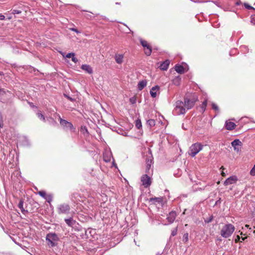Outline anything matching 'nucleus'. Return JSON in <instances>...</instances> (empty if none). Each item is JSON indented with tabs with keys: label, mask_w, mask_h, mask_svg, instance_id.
Masks as SVG:
<instances>
[{
	"label": "nucleus",
	"mask_w": 255,
	"mask_h": 255,
	"mask_svg": "<svg viewBox=\"0 0 255 255\" xmlns=\"http://www.w3.org/2000/svg\"><path fill=\"white\" fill-rule=\"evenodd\" d=\"M221 169L224 170V168L223 167V166H222V167H221Z\"/></svg>",
	"instance_id": "obj_52"
},
{
	"label": "nucleus",
	"mask_w": 255,
	"mask_h": 255,
	"mask_svg": "<svg viewBox=\"0 0 255 255\" xmlns=\"http://www.w3.org/2000/svg\"><path fill=\"white\" fill-rule=\"evenodd\" d=\"M203 147L201 143L196 142L192 144L189 147L188 153L191 157H194Z\"/></svg>",
	"instance_id": "obj_2"
},
{
	"label": "nucleus",
	"mask_w": 255,
	"mask_h": 255,
	"mask_svg": "<svg viewBox=\"0 0 255 255\" xmlns=\"http://www.w3.org/2000/svg\"><path fill=\"white\" fill-rule=\"evenodd\" d=\"M188 241V233H185L184 234L183 237V241L185 243Z\"/></svg>",
	"instance_id": "obj_28"
},
{
	"label": "nucleus",
	"mask_w": 255,
	"mask_h": 255,
	"mask_svg": "<svg viewBox=\"0 0 255 255\" xmlns=\"http://www.w3.org/2000/svg\"><path fill=\"white\" fill-rule=\"evenodd\" d=\"M235 230V228L232 224H225L221 229L220 235L224 238H228L231 236Z\"/></svg>",
	"instance_id": "obj_1"
},
{
	"label": "nucleus",
	"mask_w": 255,
	"mask_h": 255,
	"mask_svg": "<svg viewBox=\"0 0 255 255\" xmlns=\"http://www.w3.org/2000/svg\"><path fill=\"white\" fill-rule=\"evenodd\" d=\"M196 100L195 99L184 98V106L185 109L189 110L192 108L195 104Z\"/></svg>",
	"instance_id": "obj_7"
},
{
	"label": "nucleus",
	"mask_w": 255,
	"mask_h": 255,
	"mask_svg": "<svg viewBox=\"0 0 255 255\" xmlns=\"http://www.w3.org/2000/svg\"><path fill=\"white\" fill-rule=\"evenodd\" d=\"M46 239L49 242V245L51 247H54L55 245V242L58 240V238L56 234L49 233L47 235Z\"/></svg>",
	"instance_id": "obj_6"
},
{
	"label": "nucleus",
	"mask_w": 255,
	"mask_h": 255,
	"mask_svg": "<svg viewBox=\"0 0 255 255\" xmlns=\"http://www.w3.org/2000/svg\"><path fill=\"white\" fill-rule=\"evenodd\" d=\"M70 210V206L67 203H62L57 207V212L59 214H67Z\"/></svg>",
	"instance_id": "obj_5"
},
{
	"label": "nucleus",
	"mask_w": 255,
	"mask_h": 255,
	"mask_svg": "<svg viewBox=\"0 0 255 255\" xmlns=\"http://www.w3.org/2000/svg\"><path fill=\"white\" fill-rule=\"evenodd\" d=\"M23 202L22 200H20L18 204V208L20 209L21 212L22 213H24L25 210L24 209L23 207Z\"/></svg>",
	"instance_id": "obj_23"
},
{
	"label": "nucleus",
	"mask_w": 255,
	"mask_h": 255,
	"mask_svg": "<svg viewBox=\"0 0 255 255\" xmlns=\"http://www.w3.org/2000/svg\"><path fill=\"white\" fill-rule=\"evenodd\" d=\"M105 154H109L110 156L111 155V153L110 152H107Z\"/></svg>",
	"instance_id": "obj_45"
},
{
	"label": "nucleus",
	"mask_w": 255,
	"mask_h": 255,
	"mask_svg": "<svg viewBox=\"0 0 255 255\" xmlns=\"http://www.w3.org/2000/svg\"><path fill=\"white\" fill-rule=\"evenodd\" d=\"M240 239H241L239 235L237 236L235 240V242L236 243H238V242H242V241H240Z\"/></svg>",
	"instance_id": "obj_38"
},
{
	"label": "nucleus",
	"mask_w": 255,
	"mask_h": 255,
	"mask_svg": "<svg viewBox=\"0 0 255 255\" xmlns=\"http://www.w3.org/2000/svg\"><path fill=\"white\" fill-rule=\"evenodd\" d=\"M75 56L74 53H69L66 55V57L68 58H72V56Z\"/></svg>",
	"instance_id": "obj_35"
},
{
	"label": "nucleus",
	"mask_w": 255,
	"mask_h": 255,
	"mask_svg": "<svg viewBox=\"0 0 255 255\" xmlns=\"http://www.w3.org/2000/svg\"><path fill=\"white\" fill-rule=\"evenodd\" d=\"M244 5H245V7L248 9H254V8L253 6L250 5L248 3H244Z\"/></svg>",
	"instance_id": "obj_33"
},
{
	"label": "nucleus",
	"mask_w": 255,
	"mask_h": 255,
	"mask_svg": "<svg viewBox=\"0 0 255 255\" xmlns=\"http://www.w3.org/2000/svg\"><path fill=\"white\" fill-rule=\"evenodd\" d=\"M136 98L135 97H132L129 99V102L132 104H134L136 102Z\"/></svg>",
	"instance_id": "obj_31"
},
{
	"label": "nucleus",
	"mask_w": 255,
	"mask_h": 255,
	"mask_svg": "<svg viewBox=\"0 0 255 255\" xmlns=\"http://www.w3.org/2000/svg\"><path fill=\"white\" fill-rule=\"evenodd\" d=\"M174 112L177 115H183L186 113L184 103L181 101H177L174 105Z\"/></svg>",
	"instance_id": "obj_3"
},
{
	"label": "nucleus",
	"mask_w": 255,
	"mask_h": 255,
	"mask_svg": "<svg viewBox=\"0 0 255 255\" xmlns=\"http://www.w3.org/2000/svg\"><path fill=\"white\" fill-rule=\"evenodd\" d=\"M212 107L213 110H214L215 111H219V108L218 106L215 103H212Z\"/></svg>",
	"instance_id": "obj_30"
},
{
	"label": "nucleus",
	"mask_w": 255,
	"mask_h": 255,
	"mask_svg": "<svg viewBox=\"0 0 255 255\" xmlns=\"http://www.w3.org/2000/svg\"><path fill=\"white\" fill-rule=\"evenodd\" d=\"M5 18V16L1 14H0V20H4Z\"/></svg>",
	"instance_id": "obj_40"
},
{
	"label": "nucleus",
	"mask_w": 255,
	"mask_h": 255,
	"mask_svg": "<svg viewBox=\"0 0 255 255\" xmlns=\"http://www.w3.org/2000/svg\"><path fill=\"white\" fill-rule=\"evenodd\" d=\"M175 70L179 74H183L184 73V68L182 65H176L175 66Z\"/></svg>",
	"instance_id": "obj_18"
},
{
	"label": "nucleus",
	"mask_w": 255,
	"mask_h": 255,
	"mask_svg": "<svg viewBox=\"0 0 255 255\" xmlns=\"http://www.w3.org/2000/svg\"><path fill=\"white\" fill-rule=\"evenodd\" d=\"M21 12V10H16V9H14L13 10L12 13L13 14H19Z\"/></svg>",
	"instance_id": "obj_36"
},
{
	"label": "nucleus",
	"mask_w": 255,
	"mask_h": 255,
	"mask_svg": "<svg viewBox=\"0 0 255 255\" xmlns=\"http://www.w3.org/2000/svg\"><path fill=\"white\" fill-rule=\"evenodd\" d=\"M159 87L158 86L153 87L150 91V94L152 98H155L157 94L156 92L159 91Z\"/></svg>",
	"instance_id": "obj_15"
},
{
	"label": "nucleus",
	"mask_w": 255,
	"mask_h": 255,
	"mask_svg": "<svg viewBox=\"0 0 255 255\" xmlns=\"http://www.w3.org/2000/svg\"><path fill=\"white\" fill-rule=\"evenodd\" d=\"M147 85V81L146 80H142L139 81L138 83V89L139 90H142Z\"/></svg>",
	"instance_id": "obj_19"
},
{
	"label": "nucleus",
	"mask_w": 255,
	"mask_h": 255,
	"mask_svg": "<svg viewBox=\"0 0 255 255\" xmlns=\"http://www.w3.org/2000/svg\"><path fill=\"white\" fill-rule=\"evenodd\" d=\"M65 223L70 227H73L75 224V221L73 220L72 218L65 219Z\"/></svg>",
	"instance_id": "obj_21"
},
{
	"label": "nucleus",
	"mask_w": 255,
	"mask_h": 255,
	"mask_svg": "<svg viewBox=\"0 0 255 255\" xmlns=\"http://www.w3.org/2000/svg\"><path fill=\"white\" fill-rule=\"evenodd\" d=\"M177 233V227H176L175 229H173L171 232V235L172 236H175L176 235Z\"/></svg>",
	"instance_id": "obj_32"
},
{
	"label": "nucleus",
	"mask_w": 255,
	"mask_h": 255,
	"mask_svg": "<svg viewBox=\"0 0 255 255\" xmlns=\"http://www.w3.org/2000/svg\"><path fill=\"white\" fill-rule=\"evenodd\" d=\"M153 164V160H147L146 163L145 172L150 174V169Z\"/></svg>",
	"instance_id": "obj_16"
},
{
	"label": "nucleus",
	"mask_w": 255,
	"mask_h": 255,
	"mask_svg": "<svg viewBox=\"0 0 255 255\" xmlns=\"http://www.w3.org/2000/svg\"><path fill=\"white\" fill-rule=\"evenodd\" d=\"M59 122L62 126L66 128L67 129L71 130L73 128V126L71 123L65 120H63L60 117H59Z\"/></svg>",
	"instance_id": "obj_9"
},
{
	"label": "nucleus",
	"mask_w": 255,
	"mask_h": 255,
	"mask_svg": "<svg viewBox=\"0 0 255 255\" xmlns=\"http://www.w3.org/2000/svg\"><path fill=\"white\" fill-rule=\"evenodd\" d=\"M169 64L170 61L166 60L160 64L159 68L161 70L166 71L168 68Z\"/></svg>",
	"instance_id": "obj_13"
},
{
	"label": "nucleus",
	"mask_w": 255,
	"mask_h": 255,
	"mask_svg": "<svg viewBox=\"0 0 255 255\" xmlns=\"http://www.w3.org/2000/svg\"><path fill=\"white\" fill-rule=\"evenodd\" d=\"M245 227V228H249V225H246Z\"/></svg>",
	"instance_id": "obj_47"
},
{
	"label": "nucleus",
	"mask_w": 255,
	"mask_h": 255,
	"mask_svg": "<svg viewBox=\"0 0 255 255\" xmlns=\"http://www.w3.org/2000/svg\"><path fill=\"white\" fill-rule=\"evenodd\" d=\"M124 56L122 54H118L115 56V60L118 64H121L123 62Z\"/></svg>",
	"instance_id": "obj_20"
},
{
	"label": "nucleus",
	"mask_w": 255,
	"mask_h": 255,
	"mask_svg": "<svg viewBox=\"0 0 255 255\" xmlns=\"http://www.w3.org/2000/svg\"><path fill=\"white\" fill-rule=\"evenodd\" d=\"M135 127L137 128L140 129L142 127V124L140 120L137 119L135 122Z\"/></svg>",
	"instance_id": "obj_24"
},
{
	"label": "nucleus",
	"mask_w": 255,
	"mask_h": 255,
	"mask_svg": "<svg viewBox=\"0 0 255 255\" xmlns=\"http://www.w3.org/2000/svg\"><path fill=\"white\" fill-rule=\"evenodd\" d=\"M185 211H186V210H184V211L183 213V214H185Z\"/></svg>",
	"instance_id": "obj_53"
},
{
	"label": "nucleus",
	"mask_w": 255,
	"mask_h": 255,
	"mask_svg": "<svg viewBox=\"0 0 255 255\" xmlns=\"http://www.w3.org/2000/svg\"><path fill=\"white\" fill-rule=\"evenodd\" d=\"M3 126V123L2 121V115L0 113V128H2Z\"/></svg>",
	"instance_id": "obj_34"
},
{
	"label": "nucleus",
	"mask_w": 255,
	"mask_h": 255,
	"mask_svg": "<svg viewBox=\"0 0 255 255\" xmlns=\"http://www.w3.org/2000/svg\"><path fill=\"white\" fill-rule=\"evenodd\" d=\"M237 181V178L236 176H232L227 178L224 182L225 185H228L235 183Z\"/></svg>",
	"instance_id": "obj_12"
},
{
	"label": "nucleus",
	"mask_w": 255,
	"mask_h": 255,
	"mask_svg": "<svg viewBox=\"0 0 255 255\" xmlns=\"http://www.w3.org/2000/svg\"><path fill=\"white\" fill-rule=\"evenodd\" d=\"M38 194L42 197L45 198L46 199H47V197H45L46 193L43 191H41L38 192Z\"/></svg>",
	"instance_id": "obj_29"
},
{
	"label": "nucleus",
	"mask_w": 255,
	"mask_h": 255,
	"mask_svg": "<svg viewBox=\"0 0 255 255\" xmlns=\"http://www.w3.org/2000/svg\"><path fill=\"white\" fill-rule=\"evenodd\" d=\"M37 116L40 120H42L44 122H45V118L43 114L40 113H38Z\"/></svg>",
	"instance_id": "obj_26"
},
{
	"label": "nucleus",
	"mask_w": 255,
	"mask_h": 255,
	"mask_svg": "<svg viewBox=\"0 0 255 255\" xmlns=\"http://www.w3.org/2000/svg\"><path fill=\"white\" fill-rule=\"evenodd\" d=\"M236 125L233 122L230 121H227L226 122L225 127L227 130H233L236 128Z\"/></svg>",
	"instance_id": "obj_14"
},
{
	"label": "nucleus",
	"mask_w": 255,
	"mask_h": 255,
	"mask_svg": "<svg viewBox=\"0 0 255 255\" xmlns=\"http://www.w3.org/2000/svg\"><path fill=\"white\" fill-rule=\"evenodd\" d=\"M212 220V218L209 219V220L208 221V222H210Z\"/></svg>",
	"instance_id": "obj_48"
},
{
	"label": "nucleus",
	"mask_w": 255,
	"mask_h": 255,
	"mask_svg": "<svg viewBox=\"0 0 255 255\" xmlns=\"http://www.w3.org/2000/svg\"><path fill=\"white\" fill-rule=\"evenodd\" d=\"M147 124L150 126V127H153L155 125V122L154 120H149L147 121Z\"/></svg>",
	"instance_id": "obj_27"
},
{
	"label": "nucleus",
	"mask_w": 255,
	"mask_h": 255,
	"mask_svg": "<svg viewBox=\"0 0 255 255\" xmlns=\"http://www.w3.org/2000/svg\"><path fill=\"white\" fill-rule=\"evenodd\" d=\"M72 61L74 62L75 63H76L78 61V60L77 58L75 57V56H73L72 57Z\"/></svg>",
	"instance_id": "obj_37"
},
{
	"label": "nucleus",
	"mask_w": 255,
	"mask_h": 255,
	"mask_svg": "<svg viewBox=\"0 0 255 255\" xmlns=\"http://www.w3.org/2000/svg\"><path fill=\"white\" fill-rule=\"evenodd\" d=\"M246 238H246H242V240L244 241Z\"/></svg>",
	"instance_id": "obj_50"
},
{
	"label": "nucleus",
	"mask_w": 255,
	"mask_h": 255,
	"mask_svg": "<svg viewBox=\"0 0 255 255\" xmlns=\"http://www.w3.org/2000/svg\"><path fill=\"white\" fill-rule=\"evenodd\" d=\"M139 41L143 47L145 54L147 56L150 55L152 52V48L150 45L147 41L142 39H140Z\"/></svg>",
	"instance_id": "obj_4"
},
{
	"label": "nucleus",
	"mask_w": 255,
	"mask_h": 255,
	"mask_svg": "<svg viewBox=\"0 0 255 255\" xmlns=\"http://www.w3.org/2000/svg\"><path fill=\"white\" fill-rule=\"evenodd\" d=\"M3 75L2 72H0V75Z\"/></svg>",
	"instance_id": "obj_51"
},
{
	"label": "nucleus",
	"mask_w": 255,
	"mask_h": 255,
	"mask_svg": "<svg viewBox=\"0 0 255 255\" xmlns=\"http://www.w3.org/2000/svg\"><path fill=\"white\" fill-rule=\"evenodd\" d=\"M71 30L73 31H74L75 32H76L77 33H80V31L76 28H71L70 29Z\"/></svg>",
	"instance_id": "obj_39"
},
{
	"label": "nucleus",
	"mask_w": 255,
	"mask_h": 255,
	"mask_svg": "<svg viewBox=\"0 0 255 255\" xmlns=\"http://www.w3.org/2000/svg\"><path fill=\"white\" fill-rule=\"evenodd\" d=\"M231 144L235 150L239 151L241 150L243 143L239 139H236L232 142Z\"/></svg>",
	"instance_id": "obj_10"
},
{
	"label": "nucleus",
	"mask_w": 255,
	"mask_h": 255,
	"mask_svg": "<svg viewBox=\"0 0 255 255\" xmlns=\"http://www.w3.org/2000/svg\"><path fill=\"white\" fill-rule=\"evenodd\" d=\"M105 161L107 162V161H110V160H105Z\"/></svg>",
	"instance_id": "obj_54"
},
{
	"label": "nucleus",
	"mask_w": 255,
	"mask_h": 255,
	"mask_svg": "<svg viewBox=\"0 0 255 255\" xmlns=\"http://www.w3.org/2000/svg\"><path fill=\"white\" fill-rule=\"evenodd\" d=\"M207 105V100H205L202 104V105L200 106V108L201 109V112L203 113L206 108Z\"/></svg>",
	"instance_id": "obj_22"
},
{
	"label": "nucleus",
	"mask_w": 255,
	"mask_h": 255,
	"mask_svg": "<svg viewBox=\"0 0 255 255\" xmlns=\"http://www.w3.org/2000/svg\"><path fill=\"white\" fill-rule=\"evenodd\" d=\"M112 163H113V165H114V166H116V163L115 162V160H113Z\"/></svg>",
	"instance_id": "obj_46"
},
{
	"label": "nucleus",
	"mask_w": 255,
	"mask_h": 255,
	"mask_svg": "<svg viewBox=\"0 0 255 255\" xmlns=\"http://www.w3.org/2000/svg\"><path fill=\"white\" fill-rule=\"evenodd\" d=\"M177 214L175 211H172L168 215L167 217V220L169 223L171 224L174 222Z\"/></svg>",
	"instance_id": "obj_11"
},
{
	"label": "nucleus",
	"mask_w": 255,
	"mask_h": 255,
	"mask_svg": "<svg viewBox=\"0 0 255 255\" xmlns=\"http://www.w3.org/2000/svg\"><path fill=\"white\" fill-rule=\"evenodd\" d=\"M48 199V202H50V201L51 200V198L50 196L48 197V198L47 199V200Z\"/></svg>",
	"instance_id": "obj_44"
},
{
	"label": "nucleus",
	"mask_w": 255,
	"mask_h": 255,
	"mask_svg": "<svg viewBox=\"0 0 255 255\" xmlns=\"http://www.w3.org/2000/svg\"><path fill=\"white\" fill-rule=\"evenodd\" d=\"M81 69L84 71H86L89 74H92L93 73L92 68L89 65H82L81 66Z\"/></svg>",
	"instance_id": "obj_17"
},
{
	"label": "nucleus",
	"mask_w": 255,
	"mask_h": 255,
	"mask_svg": "<svg viewBox=\"0 0 255 255\" xmlns=\"http://www.w3.org/2000/svg\"><path fill=\"white\" fill-rule=\"evenodd\" d=\"M29 105H30V106L31 107H32V108H37L35 106H34V105L33 104V103H29Z\"/></svg>",
	"instance_id": "obj_41"
},
{
	"label": "nucleus",
	"mask_w": 255,
	"mask_h": 255,
	"mask_svg": "<svg viewBox=\"0 0 255 255\" xmlns=\"http://www.w3.org/2000/svg\"><path fill=\"white\" fill-rule=\"evenodd\" d=\"M141 181L145 187H148L151 183V178L147 174L143 175L141 177Z\"/></svg>",
	"instance_id": "obj_8"
},
{
	"label": "nucleus",
	"mask_w": 255,
	"mask_h": 255,
	"mask_svg": "<svg viewBox=\"0 0 255 255\" xmlns=\"http://www.w3.org/2000/svg\"><path fill=\"white\" fill-rule=\"evenodd\" d=\"M80 130L84 135H88L89 134L88 129L86 127H81Z\"/></svg>",
	"instance_id": "obj_25"
},
{
	"label": "nucleus",
	"mask_w": 255,
	"mask_h": 255,
	"mask_svg": "<svg viewBox=\"0 0 255 255\" xmlns=\"http://www.w3.org/2000/svg\"><path fill=\"white\" fill-rule=\"evenodd\" d=\"M156 255H161V254L159 253H157Z\"/></svg>",
	"instance_id": "obj_49"
},
{
	"label": "nucleus",
	"mask_w": 255,
	"mask_h": 255,
	"mask_svg": "<svg viewBox=\"0 0 255 255\" xmlns=\"http://www.w3.org/2000/svg\"><path fill=\"white\" fill-rule=\"evenodd\" d=\"M221 174L223 176H226V173L223 171H222Z\"/></svg>",
	"instance_id": "obj_43"
},
{
	"label": "nucleus",
	"mask_w": 255,
	"mask_h": 255,
	"mask_svg": "<svg viewBox=\"0 0 255 255\" xmlns=\"http://www.w3.org/2000/svg\"><path fill=\"white\" fill-rule=\"evenodd\" d=\"M65 96H66V97H67L69 100H70V101H73L72 98H71V97H69V96H67V95H65Z\"/></svg>",
	"instance_id": "obj_42"
}]
</instances>
